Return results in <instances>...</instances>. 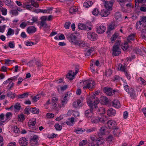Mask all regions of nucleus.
<instances>
[{"mask_svg":"<svg viewBox=\"0 0 146 146\" xmlns=\"http://www.w3.org/2000/svg\"><path fill=\"white\" fill-rule=\"evenodd\" d=\"M100 100L98 98L95 96H93L87 101V103L90 107V109L86 110L85 112V115L88 118L92 117L93 111L94 108H98L97 104H99Z\"/></svg>","mask_w":146,"mask_h":146,"instance_id":"f257e3e1","label":"nucleus"},{"mask_svg":"<svg viewBox=\"0 0 146 146\" xmlns=\"http://www.w3.org/2000/svg\"><path fill=\"white\" fill-rule=\"evenodd\" d=\"M80 35V34L78 33L74 34H69L66 36L68 40L71 43L75 45H78L82 48L86 49L88 47V44L83 41L77 40V36Z\"/></svg>","mask_w":146,"mask_h":146,"instance_id":"f03ea898","label":"nucleus"},{"mask_svg":"<svg viewBox=\"0 0 146 146\" xmlns=\"http://www.w3.org/2000/svg\"><path fill=\"white\" fill-rule=\"evenodd\" d=\"M114 1V0H111L109 2L105 1L104 6L106 10L103 9L101 11L100 15L102 17H106L109 15L110 11L112 10V7Z\"/></svg>","mask_w":146,"mask_h":146,"instance_id":"7ed1b4c3","label":"nucleus"},{"mask_svg":"<svg viewBox=\"0 0 146 146\" xmlns=\"http://www.w3.org/2000/svg\"><path fill=\"white\" fill-rule=\"evenodd\" d=\"M83 84L84 85L83 87L84 89H88L90 90H91L94 88L95 83L93 80H89L84 81Z\"/></svg>","mask_w":146,"mask_h":146,"instance_id":"20e7f679","label":"nucleus"},{"mask_svg":"<svg viewBox=\"0 0 146 146\" xmlns=\"http://www.w3.org/2000/svg\"><path fill=\"white\" fill-rule=\"evenodd\" d=\"M121 50L119 45H114L112 49L113 55L115 56L119 55L121 53Z\"/></svg>","mask_w":146,"mask_h":146,"instance_id":"39448f33","label":"nucleus"},{"mask_svg":"<svg viewBox=\"0 0 146 146\" xmlns=\"http://www.w3.org/2000/svg\"><path fill=\"white\" fill-rule=\"evenodd\" d=\"M83 99L81 100L79 99L74 101L72 104L73 107L75 108H78L81 107L83 105Z\"/></svg>","mask_w":146,"mask_h":146,"instance_id":"423d86ee","label":"nucleus"},{"mask_svg":"<svg viewBox=\"0 0 146 146\" xmlns=\"http://www.w3.org/2000/svg\"><path fill=\"white\" fill-rule=\"evenodd\" d=\"M87 36L89 39L92 41H94L96 40L98 36L95 33L90 32L87 33Z\"/></svg>","mask_w":146,"mask_h":146,"instance_id":"0eeeda50","label":"nucleus"},{"mask_svg":"<svg viewBox=\"0 0 146 146\" xmlns=\"http://www.w3.org/2000/svg\"><path fill=\"white\" fill-rule=\"evenodd\" d=\"M39 140L38 137L36 135H34L30 141L31 144L32 146H35L38 145V141Z\"/></svg>","mask_w":146,"mask_h":146,"instance_id":"6e6552de","label":"nucleus"},{"mask_svg":"<svg viewBox=\"0 0 146 146\" xmlns=\"http://www.w3.org/2000/svg\"><path fill=\"white\" fill-rule=\"evenodd\" d=\"M106 123H107L108 126L110 129H113L114 128L117 127L116 126V123L113 120H109L107 121Z\"/></svg>","mask_w":146,"mask_h":146,"instance_id":"1a4fd4ad","label":"nucleus"},{"mask_svg":"<svg viewBox=\"0 0 146 146\" xmlns=\"http://www.w3.org/2000/svg\"><path fill=\"white\" fill-rule=\"evenodd\" d=\"M78 27V29L81 30H86L88 31L92 30V28L88 26L87 24H83L82 23L79 24Z\"/></svg>","mask_w":146,"mask_h":146,"instance_id":"9d476101","label":"nucleus"},{"mask_svg":"<svg viewBox=\"0 0 146 146\" xmlns=\"http://www.w3.org/2000/svg\"><path fill=\"white\" fill-rule=\"evenodd\" d=\"M103 91L108 96H111L112 94V88L108 87H104L102 89Z\"/></svg>","mask_w":146,"mask_h":146,"instance_id":"9b49d317","label":"nucleus"},{"mask_svg":"<svg viewBox=\"0 0 146 146\" xmlns=\"http://www.w3.org/2000/svg\"><path fill=\"white\" fill-rule=\"evenodd\" d=\"M96 145L99 146H104V144L105 140L104 138L102 137L98 138L96 141Z\"/></svg>","mask_w":146,"mask_h":146,"instance_id":"f8f14e48","label":"nucleus"},{"mask_svg":"<svg viewBox=\"0 0 146 146\" xmlns=\"http://www.w3.org/2000/svg\"><path fill=\"white\" fill-rule=\"evenodd\" d=\"M36 31V28L35 27L32 26L28 27L27 29V32L29 34H33Z\"/></svg>","mask_w":146,"mask_h":146,"instance_id":"ddd939ff","label":"nucleus"},{"mask_svg":"<svg viewBox=\"0 0 146 146\" xmlns=\"http://www.w3.org/2000/svg\"><path fill=\"white\" fill-rule=\"evenodd\" d=\"M145 26H146L143 23H142L140 20L137 22L136 24V29L140 30L143 29Z\"/></svg>","mask_w":146,"mask_h":146,"instance_id":"4468645a","label":"nucleus"},{"mask_svg":"<svg viewBox=\"0 0 146 146\" xmlns=\"http://www.w3.org/2000/svg\"><path fill=\"white\" fill-rule=\"evenodd\" d=\"M19 143L22 146H26L28 142L25 138L22 137L19 140Z\"/></svg>","mask_w":146,"mask_h":146,"instance_id":"2eb2a0df","label":"nucleus"},{"mask_svg":"<svg viewBox=\"0 0 146 146\" xmlns=\"http://www.w3.org/2000/svg\"><path fill=\"white\" fill-rule=\"evenodd\" d=\"M107 114L109 116H114L116 113L115 110L112 108H109L107 111Z\"/></svg>","mask_w":146,"mask_h":146,"instance_id":"dca6fc26","label":"nucleus"},{"mask_svg":"<svg viewBox=\"0 0 146 146\" xmlns=\"http://www.w3.org/2000/svg\"><path fill=\"white\" fill-rule=\"evenodd\" d=\"M106 30V27L103 26H100L96 28V31L98 34L102 33L104 32Z\"/></svg>","mask_w":146,"mask_h":146,"instance_id":"f3484780","label":"nucleus"},{"mask_svg":"<svg viewBox=\"0 0 146 146\" xmlns=\"http://www.w3.org/2000/svg\"><path fill=\"white\" fill-rule=\"evenodd\" d=\"M112 106L117 108H120L121 105L119 102L118 100H115L112 102Z\"/></svg>","mask_w":146,"mask_h":146,"instance_id":"a211bd4d","label":"nucleus"},{"mask_svg":"<svg viewBox=\"0 0 146 146\" xmlns=\"http://www.w3.org/2000/svg\"><path fill=\"white\" fill-rule=\"evenodd\" d=\"M106 127L103 126L101 127L99 130L100 132L98 135L99 136L104 135L106 134Z\"/></svg>","mask_w":146,"mask_h":146,"instance_id":"6ab92c4d","label":"nucleus"},{"mask_svg":"<svg viewBox=\"0 0 146 146\" xmlns=\"http://www.w3.org/2000/svg\"><path fill=\"white\" fill-rule=\"evenodd\" d=\"M128 93L130 94V97L132 99H134L137 96L135 91L133 88H131L130 89Z\"/></svg>","mask_w":146,"mask_h":146,"instance_id":"aec40b11","label":"nucleus"},{"mask_svg":"<svg viewBox=\"0 0 146 146\" xmlns=\"http://www.w3.org/2000/svg\"><path fill=\"white\" fill-rule=\"evenodd\" d=\"M100 100L102 103L104 104H107L109 101L108 99L106 97L104 96L101 97Z\"/></svg>","mask_w":146,"mask_h":146,"instance_id":"412c9836","label":"nucleus"},{"mask_svg":"<svg viewBox=\"0 0 146 146\" xmlns=\"http://www.w3.org/2000/svg\"><path fill=\"white\" fill-rule=\"evenodd\" d=\"M108 120L107 117L106 116H103L98 118V121H99L102 123H106Z\"/></svg>","mask_w":146,"mask_h":146,"instance_id":"4be33fe9","label":"nucleus"},{"mask_svg":"<svg viewBox=\"0 0 146 146\" xmlns=\"http://www.w3.org/2000/svg\"><path fill=\"white\" fill-rule=\"evenodd\" d=\"M146 2V0H135V7H138L139 6V4H141V5L145 3Z\"/></svg>","mask_w":146,"mask_h":146,"instance_id":"5701e85b","label":"nucleus"},{"mask_svg":"<svg viewBox=\"0 0 146 146\" xmlns=\"http://www.w3.org/2000/svg\"><path fill=\"white\" fill-rule=\"evenodd\" d=\"M74 122V118L73 117H72L68 119V120L66 122V123L68 125L72 126Z\"/></svg>","mask_w":146,"mask_h":146,"instance_id":"b1692460","label":"nucleus"},{"mask_svg":"<svg viewBox=\"0 0 146 146\" xmlns=\"http://www.w3.org/2000/svg\"><path fill=\"white\" fill-rule=\"evenodd\" d=\"M115 26V25L113 24H111L110 25L106 31L107 33L109 35L111 31L114 29Z\"/></svg>","mask_w":146,"mask_h":146,"instance_id":"393cba45","label":"nucleus"},{"mask_svg":"<svg viewBox=\"0 0 146 146\" xmlns=\"http://www.w3.org/2000/svg\"><path fill=\"white\" fill-rule=\"evenodd\" d=\"M135 37V34H132L130 35L127 37V41L130 43L131 42L130 40H132L133 41H135V39L134 38Z\"/></svg>","mask_w":146,"mask_h":146,"instance_id":"a878e982","label":"nucleus"},{"mask_svg":"<svg viewBox=\"0 0 146 146\" xmlns=\"http://www.w3.org/2000/svg\"><path fill=\"white\" fill-rule=\"evenodd\" d=\"M77 8L75 7H72L70 8L69 9V12L71 14L76 13L77 10Z\"/></svg>","mask_w":146,"mask_h":146,"instance_id":"bb28decb","label":"nucleus"},{"mask_svg":"<svg viewBox=\"0 0 146 146\" xmlns=\"http://www.w3.org/2000/svg\"><path fill=\"white\" fill-rule=\"evenodd\" d=\"M30 112L34 114H38L39 112L38 109L36 108H30Z\"/></svg>","mask_w":146,"mask_h":146,"instance_id":"cd10ccee","label":"nucleus"},{"mask_svg":"<svg viewBox=\"0 0 146 146\" xmlns=\"http://www.w3.org/2000/svg\"><path fill=\"white\" fill-rule=\"evenodd\" d=\"M32 22H30V20L28 21L30 25H32L34 23H37L38 21L37 18L35 17H33L31 19Z\"/></svg>","mask_w":146,"mask_h":146,"instance_id":"c85d7f7f","label":"nucleus"},{"mask_svg":"<svg viewBox=\"0 0 146 146\" xmlns=\"http://www.w3.org/2000/svg\"><path fill=\"white\" fill-rule=\"evenodd\" d=\"M93 4V3L92 1H89L86 2H85L84 3V7L87 8L91 7Z\"/></svg>","mask_w":146,"mask_h":146,"instance_id":"c756f323","label":"nucleus"},{"mask_svg":"<svg viewBox=\"0 0 146 146\" xmlns=\"http://www.w3.org/2000/svg\"><path fill=\"white\" fill-rule=\"evenodd\" d=\"M129 43L126 41H125L124 43L121 45V48L123 50H127L129 47L128 44Z\"/></svg>","mask_w":146,"mask_h":146,"instance_id":"7c9ffc66","label":"nucleus"},{"mask_svg":"<svg viewBox=\"0 0 146 146\" xmlns=\"http://www.w3.org/2000/svg\"><path fill=\"white\" fill-rule=\"evenodd\" d=\"M23 113H21L19 115L18 117V120L19 121L22 122L25 120V117Z\"/></svg>","mask_w":146,"mask_h":146,"instance_id":"2f4dec72","label":"nucleus"},{"mask_svg":"<svg viewBox=\"0 0 146 146\" xmlns=\"http://www.w3.org/2000/svg\"><path fill=\"white\" fill-rule=\"evenodd\" d=\"M68 100L66 96H65L63 99H61V103L62 106L63 107L66 104Z\"/></svg>","mask_w":146,"mask_h":146,"instance_id":"473e14b6","label":"nucleus"},{"mask_svg":"<svg viewBox=\"0 0 146 146\" xmlns=\"http://www.w3.org/2000/svg\"><path fill=\"white\" fill-rule=\"evenodd\" d=\"M113 130L114 131L113 132L114 135L116 137H118L120 133L119 130L118 129L117 127L114 128Z\"/></svg>","mask_w":146,"mask_h":146,"instance_id":"72a5a7b5","label":"nucleus"},{"mask_svg":"<svg viewBox=\"0 0 146 146\" xmlns=\"http://www.w3.org/2000/svg\"><path fill=\"white\" fill-rule=\"evenodd\" d=\"M94 48L91 47L89 49H88L86 51V52L85 54V56H90L91 54L94 51Z\"/></svg>","mask_w":146,"mask_h":146,"instance_id":"f704fd0d","label":"nucleus"},{"mask_svg":"<svg viewBox=\"0 0 146 146\" xmlns=\"http://www.w3.org/2000/svg\"><path fill=\"white\" fill-rule=\"evenodd\" d=\"M28 93L26 92L21 94L18 95L17 96V97L18 99L28 97Z\"/></svg>","mask_w":146,"mask_h":146,"instance_id":"c9c22d12","label":"nucleus"},{"mask_svg":"<svg viewBox=\"0 0 146 146\" xmlns=\"http://www.w3.org/2000/svg\"><path fill=\"white\" fill-rule=\"evenodd\" d=\"M16 95V94L15 93H13L11 92H8L7 94V96L11 99H13L14 98Z\"/></svg>","mask_w":146,"mask_h":146,"instance_id":"e433bc0d","label":"nucleus"},{"mask_svg":"<svg viewBox=\"0 0 146 146\" xmlns=\"http://www.w3.org/2000/svg\"><path fill=\"white\" fill-rule=\"evenodd\" d=\"M97 111L98 113L100 114H104L105 113V109L104 108L101 107L98 109Z\"/></svg>","mask_w":146,"mask_h":146,"instance_id":"4c0bfd02","label":"nucleus"},{"mask_svg":"<svg viewBox=\"0 0 146 146\" xmlns=\"http://www.w3.org/2000/svg\"><path fill=\"white\" fill-rule=\"evenodd\" d=\"M93 15L95 16H98L99 15L100 11L97 8H95L93 11H92Z\"/></svg>","mask_w":146,"mask_h":146,"instance_id":"58836bf2","label":"nucleus"},{"mask_svg":"<svg viewBox=\"0 0 146 146\" xmlns=\"http://www.w3.org/2000/svg\"><path fill=\"white\" fill-rule=\"evenodd\" d=\"M30 25L28 21L23 22L20 25V27L22 29H24L27 25Z\"/></svg>","mask_w":146,"mask_h":146,"instance_id":"ea45409f","label":"nucleus"},{"mask_svg":"<svg viewBox=\"0 0 146 146\" xmlns=\"http://www.w3.org/2000/svg\"><path fill=\"white\" fill-rule=\"evenodd\" d=\"M36 123V121L35 120L34 121L30 120L28 122V126L29 127H31L32 126L35 125Z\"/></svg>","mask_w":146,"mask_h":146,"instance_id":"a19ab883","label":"nucleus"},{"mask_svg":"<svg viewBox=\"0 0 146 146\" xmlns=\"http://www.w3.org/2000/svg\"><path fill=\"white\" fill-rule=\"evenodd\" d=\"M12 115V114L10 112H8L5 115V117H6V120H9Z\"/></svg>","mask_w":146,"mask_h":146,"instance_id":"79ce46f5","label":"nucleus"},{"mask_svg":"<svg viewBox=\"0 0 146 146\" xmlns=\"http://www.w3.org/2000/svg\"><path fill=\"white\" fill-rule=\"evenodd\" d=\"M85 131V129H83L81 128H78L75 130V132L77 134H81L84 131Z\"/></svg>","mask_w":146,"mask_h":146,"instance_id":"37998d69","label":"nucleus"},{"mask_svg":"<svg viewBox=\"0 0 146 146\" xmlns=\"http://www.w3.org/2000/svg\"><path fill=\"white\" fill-rule=\"evenodd\" d=\"M112 71L111 69H108L106 70L105 72V74L107 76H109L112 74Z\"/></svg>","mask_w":146,"mask_h":146,"instance_id":"c03bdc74","label":"nucleus"},{"mask_svg":"<svg viewBox=\"0 0 146 146\" xmlns=\"http://www.w3.org/2000/svg\"><path fill=\"white\" fill-rule=\"evenodd\" d=\"M140 10L142 11L146 12V5L144 3L141 5Z\"/></svg>","mask_w":146,"mask_h":146,"instance_id":"a18cd8bd","label":"nucleus"},{"mask_svg":"<svg viewBox=\"0 0 146 146\" xmlns=\"http://www.w3.org/2000/svg\"><path fill=\"white\" fill-rule=\"evenodd\" d=\"M14 30L12 29L11 28H9L8 30L7 33V36L11 35H13L14 33Z\"/></svg>","mask_w":146,"mask_h":146,"instance_id":"49530a36","label":"nucleus"},{"mask_svg":"<svg viewBox=\"0 0 146 146\" xmlns=\"http://www.w3.org/2000/svg\"><path fill=\"white\" fill-rule=\"evenodd\" d=\"M118 36L116 34H114L112 36L110 39L111 40V42L113 43L115 40L117 39Z\"/></svg>","mask_w":146,"mask_h":146,"instance_id":"de8ad7c7","label":"nucleus"},{"mask_svg":"<svg viewBox=\"0 0 146 146\" xmlns=\"http://www.w3.org/2000/svg\"><path fill=\"white\" fill-rule=\"evenodd\" d=\"M14 85V84L13 82H10L9 85L7 86V90H11V88L13 87Z\"/></svg>","mask_w":146,"mask_h":146,"instance_id":"09e8293b","label":"nucleus"},{"mask_svg":"<svg viewBox=\"0 0 146 146\" xmlns=\"http://www.w3.org/2000/svg\"><path fill=\"white\" fill-rule=\"evenodd\" d=\"M139 81H141L140 83L141 84H143L144 85H146V81H145L143 78L141 77H140L138 79Z\"/></svg>","mask_w":146,"mask_h":146,"instance_id":"8fccbe9b","label":"nucleus"},{"mask_svg":"<svg viewBox=\"0 0 146 146\" xmlns=\"http://www.w3.org/2000/svg\"><path fill=\"white\" fill-rule=\"evenodd\" d=\"M40 25L41 26L44 27L46 28L48 27V25L45 22V21H41L40 23Z\"/></svg>","mask_w":146,"mask_h":146,"instance_id":"3c124183","label":"nucleus"},{"mask_svg":"<svg viewBox=\"0 0 146 146\" xmlns=\"http://www.w3.org/2000/svg\"><path fill=\"white\" fill-rule=\"evenodd\" d=\"M125 6L126 8L128 9L133 7V5L130 2L128 3H126Z\"/></svg>","mask_w":146,"mask_h":146,"instance_id":"603ef678","label":"nucleus"},{"mask_svg":"<svg viewBox=\"0 0 146 146\" xmlns=\"http://www.w3.org/2000/svg\"><path fill=\"white\" fill-rule=\"evenodd\" d=\"M54 127L57 130H60L62 128V126L58 123L54 125Z\"/></svg>","mask_w":146,"mask_h":146,"instance_id":"864d4df0","label":"nucleus"},{"mask_svg":"<svg viewBox=\"0 0 146 146\" xmlns=\"http://www.w3.org/2000/svg\"><path fill=\"white\" fill-rule=\"evenodd\" d=\"M21 108L20 105L19 103H17L14 106V109L16 110H19Z\"/></svg>","mask_w":146,"mask_h":146,"instance_id":"5fc2aeb1","label":"nucleus"},{"mask_svg":"<svg viewBox=\"0 0 146 146\" xmlns=\"http://www.w3.org/2000/svg\"><path fill=\"white\" fill-rule=\"evenodd\" d=\"M66 77L68 79L72 80L73 79L74 76L72 75L70 73H68L67 74Z\"/></svg>","mask_w":146,"mask_h":146,"instance_id":"6e6d98bb","label":"nucleus"},{"mask_svg":"<svg viewBox=\"0 0 146 146\" xmlns=\"http://www.w3.org/2000/svg\"><path fill=\"white\" fill-rule=\"evenodd\" d=\"M15 42L14 41H10L9 42L8 46L11 48H13L15 47Z\"/></svg>","mask_w":146,"mask_h":146,"instance_id":"4d7b16f0","label":"nucleus"},{"mask_svg":"<svg viewBox=\"0 0 146 146\" xmlns=\"http://www.w3.org/2000/svg\"><path fill=\"white\" fill-rule=\"evenodd\" d=\"M24 114H26L27 115H29L30 114L29 111L30 112V108H26L24 110Z\"/></svg>","mask_w":146,"mask_h":146,"instance_id":"13d9d810","label":"nucleus"},{"mask_svg":"<svg viewBox=\"0 0 146 146\" xmlns=\"http://www.w3.org/2000/svg\"><path fill=\"white\" fill-rule=\"evenodd\" d=\"M10 13H12V14L14 15H16L18 14V12L17 10H11L10 11Z\"/></svg>","mask_w":146,"mask_h":146,"instance_id":"bf43d9fd","label":"nucleus"},{"mask_svg":"<svg viewBox=\"0 0 146 146\" xmlns=\"http://www.w3.org/2000/svg\"><path fill=\"white\" fill-rule=\"evenodd\" d=\"M121 17V15L120 13L119 12H116L115 15V17L117 20Z\"/></svg>","mask_w":146,"mask_h":146,"instance_id":"052dcab7","label":"nucleus"},{"mask_svg":"<svg viewBox=\"0 0 146 146\" xmlns=\"http://www.w3.org/2000/svg\"><path fill=\"white\" fill-rule=\"evenodd\" d=\"M139 20L142 23H143L145 26H146V17H142Z\"/></svg>","mask_w":146,"mask_h":146,"instance_id":"680f3d73","label":"nucleus"},{"mask_svg":"<svg viewBox=\"0 0 146 146\" xmlns=\"http://www.w3.org/2000/svg\"><path fill=\"white\" fill-rule=\"evenodd\" d=\"M96 130V128L94 127L89 129H87L86 131L87 133H90L95 131Z\"/></svg>","mask_w":146,"mask_h":146,"instance_id":"e2e57ef3","label":"nucleus"},{"mask_svg":"<svg viewBox=\"0 0 146 146\" xmlns=\"http://www.w3.org/2000/svg\"><path fill=\"white\" fill-rule=\"evenodd\" d=\"M6 26L4 25L3 26H0V32L3 33L4 32Z\"/></svg>","mask_w":146,"mask_h":146,"instance_id":"0e129e2a","label":"nucleus"},{"mask_svg":"<svg viewBox=\"0 0 146 146\" xmlns=\"http://www.w3.org/2000/svg\"><path fill=\"white\" fill-rule=\"evenodd\" d=\"M52 102L54 103V105H55L56 103L58 102V98L56 97H52Z\"/></svg>","mask_w":146,"mask_h":146,"instance_id":"69168bd1","label":"nucleus"},{"mask_svg":"<svg viewBox=\"0 0 146 146\" xmlns=\"http://www.w3.org/2000/svg\"><path fill=\"white\" fill-rule=\"evenodd\" d=\"M70 24L71 23L70 22H67L65 23L64 27L65 29H69Z\"/></svg>","mask_w":146,"mask_h":146,"instance_id":"338daca9","label":"nucleus"},{"mask_svg":"<svg viewBox=\"0 0 146 146\" xmlns=\"http://www.w3.org/2000/svg\"><path fill=\"white\" fill-rule=\"evenodd\" d=\"M87 143V141L86 140H83L80 142L79 143V146H83Z\"/></svg>","mask_w":146,"mask_h":146,"instance_id":"774afa93","label":"nucleus"}]
</instances>
